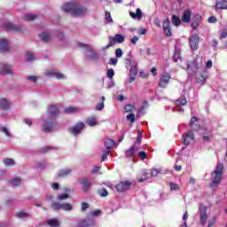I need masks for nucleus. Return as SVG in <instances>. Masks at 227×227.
<instances>
[{"label":"nucleus","instance_id":"1","mask_svg":"<svg viewBox=\"0 0 227 227\" xmlns=\"http://www.w3.org/2000/svg\"><path fill=\"white\" fill-rule=\"evenodd\" d=\"M59 114V107L58 106L51 105L48 106L46 113V119L43 123V129L44 132H51L54 125H56V118Z\"/></svg>","mask_w":227,"mask_h":227},{"label":"nucleus","instance_id":"2","mask_svg":"<svg viewBox=\"0 0 227 227\" xmlns=\"http://www.w3.org/2000/svg\"><path fill=\"white\" fill-rule=\"evenodd\" d=\"M62 10L64 12H67L68 13H71L74 17H81L86 13L87 10L84 7H82L79 5V4H65L62 6Z\"/></svg>","mask_w":227,"mask_h":227},{"label":"nucleus","instance_id":"3","mask_svg":"<svg viewBox=\"0 0 227 227\" xmlns=\"http://www.w3.org/2000/svg\"><path fill=\"white\" fill-rule=\"evenodd\" d=\"M125 67L127 70L129 69V79L127 81L129 84L134 82L136 81V77L137 76V72H139V68L137 67V62L134 59H126Z\"/></svg>","mask_w":227,"mask_h":227},{"label":"nucleus","instance_id":"4","mask_svg":"<svg viewBox=\"0 0 227 227\" xmlns=\"http://www.w3.org/2000/svg\"><path fill=\"white\" fill-rule=\"evenodd\" d=\"M223 169H224V165H223V163H217L212 175L213 181L211 183V187H215V185L221 182V178H223Z\"/></svg>","mask_w":227,"mask_h":227},{"label":"nucleus","instance_id":"5","mask_svg":"<svg viewBox=\"0 0 227 227\" xmlns=\"http://www.w3.org/2000/svg\"><path fill=\"white\" fill-rule=\"evenodd\" d=\"M208 210V207L207 206L200 204L199 207V215L200 219V224L202 226H205L207 224V221L208 219V214L207 211Z\"/></svg>","mask_w":227,"mask_h":227},{"label":"nucleus","instance_id":"6","mask_svg":"<svg viewBox=\"0 0 227 227\" xmlns=\"http://www.w3.org/2000/svg\"><path fill=\"white\" fill-rule=\"evenodd\" d=\"M78 47L87 49L86 57L88 58V59H98V54L95 53L90 45L84 44L82 43H78Z\"/></svg>","mask_w":227,"mask_h":227},{"label":"nucleus","instance_id":"7","mask_svg":"<svg viewBox=\"0 0 227 227\" xmlns=\"http://www.w3.org/2000/svg\"><path fill=\"white\" fill-rule=\"evenodd\" d=\"M197 131L199 134L202 135V139H204V141H210L212 138V130L207 129V127H199Z\"/></svg>","mask_w":227,"mask_h":227},{"label":"nucleus","instance_id":"8","mask_svg":"<svg viewBox=\"0 0 227 227\" xmlns=\"http://www.w3.org/2000/svg\"><path fill=\"white\" fill-rule=\"evenodd\" d=\"M193 142H194V133L192 132V130H189L188 132H186V134L183 135V137H182L183 145L187 146Z\"/></svg>","mask_w":227,"mask_h":227},{"label":"nucleus","instance_id":"9","mask_svg":"<svg viewBox=\"0 0 227 227\" xmlns=\"http://www.w3.org/2000/svg\"><path fill=\"white\" fill-rule=\"evenodd\" d=\"M170 80L171 75H169V73H163L159 81L160 88H167Z\"/></svg>","mask_w":227,"mask_h":227},{"label":"nucleus","instance_id":"10","mask_svg":"<svg viewBox=\"0 0 227 227\" xmlns=\"http://www.w3.org/2000/svg\"><path fill=\"white\" fill-rule=\"evenodd\" d=\"M189 43L192 51L198 50V46L200 45V36L198 35V34H194L190 37Z\"/></svg>","mask_w":227,"mask_h":227},{"label":"nucleus","instance_id":"11","mask_svg":"<svg viewBox=\"0 0 227 227\" xmlns=\"http://www.w3.org/2000/svg\"><path fill=\"white\" fill-rule=\"evenodd\" d=\"M51 208L53 210H59V208H61L62 210L70 211L72 210V205L68 203L60 204V203L55 202L51 205Z\"/></svg>","mask_w":227,"mask_h":227},{"label":"nucleus","instance_id":"12","mask_svg":"<svg viewBox=\"0 0 227 227\" xmlns=\"http://www.w3.org/2000/svg\"><path fill=\"white\" fill-rule=\"evenodd\" d=\"M80 185H82V189L83 191V192H88V191H90V189H91V182H90V180H88V178L84 177V178H81L78 180Z\"/></svg>","mask_w":227,"mask_h":227},{"label":"nucleus","instance_id":"13","mask_svg":"<svg viewBox=\"0 0 227 227\" xmlns=\"http://www.w3.org/2000/svg\"><path fill=\"white\" fill-rule=\"evenodd\" d=\"M200 70V67L198 66V62L194 60L191 64L187 66L188 75H192V74H198Z\"/></svg>","mask_w":227,"mask_h":227},{"label":"nucleus","instance_id":"14","mask_svg":"<svg viewBox=\"0 0 227 227\" xmlns=\"http://www.w3.org/2000/svg\"><path fill=\"white\" fill-rule=\"evenodd\" d=\"M208 78V72L205 67L202 68V73L196 74L197 82L205 84V81Z\"/></svg>","mask_w":227,"mask_h":227},{"label":"nucleus","instance_id":"15","mask_svg":"<svg viewBox=\"0 0 227 227\" xmlns=\"http://www.w3.org/2000/svg\"><path fill=\"white\" fill-rule=\"evenodd\" d=\"M131 185H132V183H130L129 181H124L117 184L115 188L117 189V191H119V192H123L125 191H129Z\"/></svg>","mask_w":227,"mask_h":227},{"label":"nucleus","instance_id":"16","mask_svg":"<svg viewBox=\"0 0 227 227\" xmlns=\"http://www.w3.org/2000/svg\"><path fill=\"white\" fill-rule=\"evenodd\" d=\"M82 129H84V123L78 122L73 128L69 129V130L71 134H73L74 136H77L78 134H81Z\"/></svg>","mask_w":227,"mask_h":227},{"label":"nucleus","instance_id":"17","mask_svg":"<svg viewBox=\"0 0 227 227\" xmlns=\"http://www.w3.org/2000/svg\"><path fill=\"white\" fill-rule=\"evenodd\" d=\"M163 33L165 35L167 36H171V35H173V33L171 32V26H169V19H166L163 21Z\"/></svg>","mask_w":227,"mask_h":227},{"label":"nucleus","instance_id":"18","mask_svg":"<svg viewBox=\"0 0 227 227\" xmlns=\"http://www.w3.org/2000/svg\"><path fill=\"white\" fill-rule=\"evenodd\" d=\"M192 14V11L191 9H186L183 12V16L181 18L182 22L184 24H189L191 22V15Z\"/></svg>","mask_w":227,"mask_h":227},{"label":"nucleus","instance_id":"19","mask_svg":"<svg viewBox=\"0 0 227 227\" xmlns=\"http://www.w3.org/2000/svg\"><path fill=\"white\" fill-rule=\"evenodd\" d=\"M10 49V43L6 39H0V51L4 52Z\"/></svg>","mask_w":227,"mask_h":227},{"label":"nucleus","instance_id":"20","mask_svg":"<svg viewBox=\"0 0 227 227\" xmlns=\"http://www.w3.org/2000/svg\"><path fill=\"white\" fill-rule=\"evenodd\" d=\"M129 16L131 19H137V20H141L143 19V12L141 9L137 8L136 13L130 12Z\"/></svg>","mask_w":227,"mask_h":227},{"label":"nucleus","instance_id":"21","mask_svg":"<svg viewBox=\"0 0 227 227\" xmlns=\"http://www.w3.org/2000/svg\"><path fill=\"white\" fill-rule=\"evenodd\" d=\"M4 27H5L7 31H20V26L13 25L12 23H5Z\"/></svg>","mask_w":227,"mask_h":227},{"label":"nucleus","instance_id":"22","mask_svg":"<svg viewBox=\"0 0 227 227\" xmlns=\"http://www.w3.org/2000/svg\"><path fill=\"white\" fill-rule=\"evenodd\" d=\"M151 176V174L149 172L146 171H142L141 176H137V181L138 182H146V180H148Z\"/></svg>","mask_w":227,"mask_h":227},{"label":"nucleus","instance_id":"23","mask_svg":"<svg viewBox=\"0 0 227 227\" xmlns=\"http://www.w3.org/2000/svg\"><path fill=\"white\" fill-rule=\"evenodd\" d=\"M0 74H12V67L6 64H0Z\"/></svg>","mask_w":227,"mask_h":227},{"label":"nucleus","instance_id":"24","mask_svg":"<svg viewBox=\"0 0 227 227\" xmlns=\"http://www.w3.org/2000/svg\"><path fill=\"white\" fill-rule=\"evenodd\" d=\"M215 6L217 10H227V1L226 0H216Z\"/></svg>","mask_w":227,"mask_h":227},{"label":"nucleus","instance_id":"25","mask_svg":"<svg viewBox=\"0 0 227 227\" xmlns=\"http://www.w3.org/2000/svg\"><path fill=\"white\" fill-rule=\"evenodd\" d=\"M46 74L49 77H56V79H64L65 78V75L63 74L58 73V72H55V71L47 72Z\"/></svg>","mask_w":227,"mask_h":227},{"label":"nucleus","instance_id":"26","mask_svg":"<svg viewBox=\"0 0 227 227\" xmlns=\"http://www.w3.org/2000/svg\"><path fill=\"white\" fill-rule=\"evenodd\" d=\"M10 106H12V103H10L8 99L4 98L0 99V107L2 109H10Z\"/></svg>","mask_w":227,"mask_h":227},{"label":"nucleus","instance_id":"27","mask_svg":"<svg viewBox=\"0 0 227 227\" xmlns=\"http://www.w3.org/2000/svg\"><path fill=\"white\" fill-rule=\"evenodd\" d=\"M39 37L43 42H49L51 40V33L43 32L39 35Z\"/></svg>","mask_w":227,"mask_h":227},{"label":"nucleus","instance_id":"28","mask_svg":"<svg viewBox=\"0 0 227 227\" xmlns=\"http://www.w3.org/2000/svg\"><path fill=\"white\" fill-rule=\"evenodd\" d=\"M175 104L177 106V107H182V106H185V104H187V99L185 97H181L176 100Z\"/></svg>","mask_w":227,"mask_h":227},{"label":"nucleus","instance_id":"29","mask_svg":"<svg viewBox=\"0 0 227 227\" xmlns=\"http://www.w3.org/2000/svg\"><path fill=\"white\" fill-rule=\"evenodd\" d=\"M80 227L95 226V220L83 221L79 223Z\"/></svg>","mask_w":227,"mask_h":227},{"label":"nucleus","instance_id":"30","mask_svg":"<svg viewBox=\"0 0 227 227\" xmlns=\"http://www.w3.org/2000/svg\"><path fill=\"white\" fill-rule=\"evenodd\" d=\"M137 150V147L136 145L131 146L129 150L126 151L125 153L126 157H133Z\"/></svg>","mask_w":227,"mask_h":227},{"label":"nucleus","instance_id":"31","mask_svg":"<svg viewBox=\"0 0 227 227\" xmlns=\"http://www.w3.org/2000/svg\"><path fill=\"white\" fill-rule=\"evenodd\" d=\"M172 24L173 26H176V27H178V26L182 24V20L176 15H172Z\"/></svg>","mask_w":227,"mask_h":227},{"label":"nucleus","instance_id":"32","mask_svg":"<svg viewBox=\"0 0 227 227\" xmlns=\"http://www.w3.org/2000/svg\"><path fill=\"white\" fill-rule=\"evenodd\" d=\"M123 42H125V36H123L121 34H116L114 35L115 43H123Z\"/></svg>","mask_w":227,"mask_h":227},{"label":"nucleus","instance_id":"33","mask_svg":"<svg viewBox=\"0 0 227 227\" xmlns=\"http://www.w3.org/2000/svg\"><path fill=\"white\" fill-rule=\"evenodd\" d=\"M143 139V133L141 131H137V141L134 143V146H137L138 148L139 145H141V141Z\"/></svg>","mask_w":227,"mask_h":227},{"label":"nucleus","instance_id":"34","mask_svg":"<svg viewBox=\"0 0 227 227\" xmlns=\"http://www.w3.org/2000/svg\"><path fill=\"white\" fill-rule=\"evenodd\" d=\"M48 224L51 227H59L60 223L59 222L58 219L52 218V219L48 220Z\"/></svg>","mask_w":227,"mask_h":227},{"label":"nucleus","instance_id":"35","mask_svg":"<svg viewBox=\"0 0 227 227\" xmlns=\"http://www.w3.org/2000/svg\"><path fill=\"white\" fill-rule=\"evenodd\" d=\"M72 173V169L70 168H65L59 172V176H68Z\"/></svg>","mask_w":227,"mask_h":227},{"label":"nucleus","instance_id":"36","mask_svg":"<svg viewBox=\"0 0 227 227\" xmlns=\"http://www.w3.org/2000/svg\"><path fill=\"white\" fill-rule=\"evenodd\" d=\"M105 146L107 150H111L114 146V140L106 139L105 142Z\"/></svg>","mask_w":227,"mask_h":227},{"label":"nucleus","instance_id":"37","mask_svg":"<svg viewBox=\"0 0 227 227\" xmlns=\"http://www.w3.org/2000/svg\"><path fill=\"white\" fill-rule=\"evenodd\" d=\"M173 59L176 63L178 62V59H180V49L176 47L175 48Z\"/></svg>","mask_w":227,"mask_h":227},{"label":"nucleus","instance_id":"38","mask_svg":"<svg viewBox=\"0 0 227 227\" xmlns=\"http://www.w3.org/2000/svg\"><path fill=\"white\" fill-rule=\"evenodd\" d=\"M87 123H88V125H90V127H95V125H97V118H95V117L88 118Z\"/></svg>","mask_w":227,"mask_h":227},{"label":"nucleus","instance_id":"39","mask_svg":"<svg viewBox=\"0 0 227 227\" xmlns=\"http://www.w3.org/2000/svg\"><path fill=\"white\" fill-rule=\"evenodd\" d=\"M98 194L101 198H106V197L109 194V192H107L106 189L102 188V189H99V190L98 191Z\"/></svg>","mask_w":227,"mask_h":227},{"label":"nucleus","instance_id":"40","mask_svg":"<svg viewBox=\"0 0 227 227\" xmlns=\"http://www.w3.org/2000/svg\"><path fill=\"white\" fill-rule=\"evenodd\" d=\"M106 101V98L102 97L101 98V102L98 103L96 106V110L97 111H102L103 107H104V102Z\"/></svg>","mask_w":227,"mask_h":227},{"label":"nucleus","instance_id":"41","mask_svg":"<svg viewBox=\"0 0 227 227\" xmlns=\"http://www.w3.org/2000/svg\"><path fill=\"white\" fill-rule=\"evenodd\" d=\"M105 22L109 24V22H113V18H111V12H106Z\"/></svg>","mask_w":227,"mask_h":227},{"label":"nucleus","instance_id":"42","mask_svg":"<svg viewBox=\"0 0 227 227\" xmlns=\"http://www.w3.org/2000/svg\"><path fill=\"white\" fill-rule=\"evenodd\" d=\"M68 198H70V195H68L67 193L59 194L57 196V200H59L60 201L63 200H68Z\"/></svg>","mask_w":227,"mask_h":227},{"label":"nucleus","instance_id":"43","mask_svg":"<svg viewBox=\"0 0 227 227\" xmlns=\"http://www.w3.org/2000/svg\"><path fill=\"white\" fill-rule=\"evenodd\" d=\"M4 164H5V166H13L15 164V160L12 159H5L4 160Z\"/></svg>","mask_w":227,"mask_h":227},{"label":"nucleus","instance_id":"44","mask_svg":"<svg viewBox=\"0 0 227 227\" xmlns=\"http://www.w3.org/2000/svg\"><path fill=\"white\" fill-rule=\"evenodd\" d=\"M77 111H78V108L75 106H69L65 109L66 113H77Z\"/></svg>","mask_w":227,"mask_h":227},{"label":"nucleus","instance_id":"45","mask_svg":"<svg viewBox=\"0 0 227 227\" xmlns=\"http://www.w3.org/2000/svg\"><path fill=\"white\" fill-rule=\"evenodd\" d=\"M26 59H27V61H33V59H35V54H33V52H27L26 54Z\"/></svg>","mask_w":227,"mask_h":227},{"label":"nucleus","instance_id":"46","mask_svg":"<svg viewBox=\"0 0 227 227\" xmlns=\"http://www.w3.org/2000/svg\"><path fill=\"white\" fill-rule=\"evenodd\" d=\"M170 189H171V191H179L180 186H178L177 184L170 183Z\"/></svg>","mask_w":227,"mask_h":227},{"label":"nucleus","instance_id":"47","mask_svg":"<svg viewBox=\"0 0 227 227\" xmlns=\"http://www.w3.org/2000/svg\"><path fill=\"white\" fill-rule=\"evenodd\" d=\"M11 182H12V185H20V184H21V180L19 177L12 179Z\"/></svg>","mask_w":227,"mask_h":227},{"label":"nucleus","instance_id":"48","mask_svg":"<svg viewBox=\"0 0 227 227\" xmlns=\"http://www.w3.org/2000/svg\"><path fill=\"white\" fill-rule=\"evenodd\" d=\"M115 56L116 58H121L123 56V51L120 48L116 49Z\"/></svg>","mask_w":227,"mask_h":227},{"label":"nucleus","instance_id":"49","mask_svg":"<svg viewBox=\"0 0 227 227\" xmlns=\"http://www.w3.org/2000/svg\"><path fill=\"white\" fill-rule=\"evenodd\" d=\"M127 120L131 121V123H134V121L136 120V115L134 114H129L127 115Z\"/></svg>","mask_w":227,"mask_h":227},{"label":"nucleus","instance_id":"50","mask_svg":"<svg viewBox=\"0 0 227 227\" xmlns=\"http://www.w3.org/2000/svg\"><path fill=\"white\" fill-rule=\"evenodd\" d=\"M1 132H4V134H5V136H8V137H10L12 135L10 134V131H8V128L6 127H2L0 128Z\"/></svg>","mask_w":227,"mask_h":227},{"label":"nucleus","instance_id":"51","mask_svg":"<svg viewBox=\"0 0 227 227\" xmlns=\"http://www.w3.org/2000/svg\"><path fill=\"white\" fill-rule=\"evenodd\" d=\"M216 217L213 216L211 220L208 221L207 223V227H212L214 224H215Z\"/></svg>","mask_w":227,"mask_h":227},{"label":"nucleus","instance_id":"52","mask_svg":"<svg viewBox=\"0 0 227 227\" xmlns=\"http://www.w3.org/2000/svg\"><path fill=\"white\" fill-rule=\"evenodd\" d=\"M151 176H157L159 173H160V169L153 168L151 172H149Z\"/></svg>","mask_w":227,"mask_h":227},{"label":"nucleus","instance_id":"53","mask_svg":"<svg viewBox=\"0 0 227 227\" xmlns=\"http://www.w3.org/2000/svg\"><path fill=\"white\" fill-rule=\"evenodd\" d=\"M87 208H90V204L86 202H82V207H81L82 212H85Z\"/></svg>","mask_w":227,"mask_h":227},{"label":"nucleus","instance_id":"54","mask_svg":"<svg viewBox=\"0 0 227 227\" xmlns=\"http://www.w3.org/2000/svg\"><path fill=\"white\" fill-rule=\"evenodd\" d=\"M35 19H36V15H33V14H28L24 17L25 20H35Z\"/></svg>","mask_w":227,"mask_h":227},{"label":"nucleus","instance_id":"55","mask_svg":"<svg viewBox=\"0 0 227 227\" xmlns=\"http://www.w3.org/2000/svg\"><path fill=\"white\" fill-rule=\"evenodd\" d=\"M132 109H134V106L132 105H127L124 106V110L126 113H132Z\"/></svg>","mask_w":227,"mask_h":227},{"label":"nucleus","instance_id":"56","mask_svg":"<svg viewBox=\"0 0 227 227\" xmlns=\"http://www.w3.org/2000/svg\"><path fill=\"white\" fill-rule=\"evenodd\" d=\"M207 22H209V24H215V22H217V18L211 16L208 18Z\"/></svg>","mask_w":227,"mask_h":227},{"label":"nucleus","instance_id":"57","mask_svg":"<svg viewBox=\"0 0 227 227\" xmlns=\"http://www.w3.org/2000/svg\"><path fill=\"white\" fill-rule=\"evenodd\" d=\"M18 217H20L21 219H24V217H29V214L24 213V212H20L17 214Z\"/></svg>","mask_w":227,"mask_h":227},{"label":"nucleus","instance_id":"58","mask_svg":"<svg viewBox=\"0 0 227 227\" xmlns=\"http://www.w3.org/2000/svg\"><path fill=\"white\" fill-rule=\"evenodd\" d=\"M138 157H140L142 160H145V159H146V153H145L144 151L139 152Z\"/></svg>","mask_w":227,"mask_h":227},{"label":"nucleus","instance_id":"59","mask_svg":"<svg viewBox=\"0 0 227 227\" xmlns=\"http://www.w3.org/2000/svg\"><path fill=\"white\" fill-rule=\"evenodd\" d=\"M107 77H109V79H113L114 75V71L111 68L107 71L106 74Z\"/></svg>","mask_w":227,"mask_h":227},{"label":"nucleus","instance_id":"60","mask_svg":"<svg viewBox=\"0 0 227 227\" xmlns=\"http://www.w3.org/2000/svg\"><path fill=\"white\" fill-rule=\"evenodd\" d=\"M137 42H139V37H137V36H134L133 38L130 39V43L132 45H136V43H137Z\"/></svg>","mask_w":227,"mask_h":227},{"label":"nucleus","instance_id":"61","mask_svg":"<svg viewBox=\"0 0 227 227\" xmlns=\"http://www.w3.org/2000/svg\"><path fill=\"white\" fill-rule=\"evenodd\" d=\"M114 37H110V43H109L108 45H106V46L104 48V50L109 49V47H112V45H114Z\"/></svg>","mask_w":227,"mask_h":227},{"label":"nucleus","instance_id":"62","mask_svg":"<svg viewBox=\"0 0 227 227\" xmlns=\"http://www.w3.org/2000/svg\"><path fill=\"white\" fill-rule=\"evenodd\" d=\"M196 121H198V118L196 117H192L191 121H190V127H192L194 125V123H196Z\"/></svg>","mask_w":227,"mask_h":227},{"label":"nucleus","instance_id":"63","mask_svg":"<svg viewBox=\"0 0 227 227\" xmlns=\"http://www.w3.org/2000/svg\"><path fill=\"white\" fill-rule=\"evenodd\" d=\"M199 26H200V21H194L192 23V29H198Z\"/></svg>","mask_w":227,"mask_h":227},{"label":"nucleus","instance_id":"64","mask_svg":"<svg viewBox=\"0 0 227 227\" xmlns=\"http://www.w3.org/2000/svg\"><path fill=\"white\" fill-rule=\"evenodd\" d=\"M100 214H102V211L100 209L92 212V215L94 216L100 215Z\"/></svg>","mask_w":227,"mask_h":227}]
</instances>
